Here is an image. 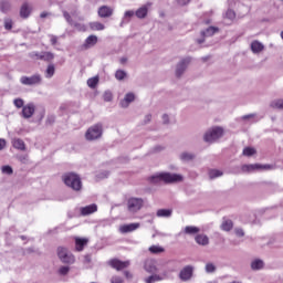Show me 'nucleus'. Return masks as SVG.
<instances>
[{
  "label": "nucleus",
  "mask_w": 283,
  "mask_h": 283,
  "mask_svg": "<svg viewBox=\"0 0 283 283\" xmlns=\"http://www.w3.org/2000/svg\"><path fill=\"white\" fill-rule=\"evenodd\" d=\"M185 178L180 174L160 172L150 177V182H182Z\"/></svg>",
  "instance_id": "1"
},
{
  "label": "nucleus",
  "mask_w": 283,
  "mask_h": 283,
  "mask_svg": "<svg viewBox=\"0 0 283 283\" xmlns=\"http://www.w3.org/2000/svg\"><path fill=\"white\" fill-rule=\"evenodd\" d=\"M62 180L66 187L73 189V191H81L83 189V182L81 177L74 172H67L62 176Z\"/></svg>",
  "instance_id": "2"
},
{
  "label": "nucleus",
  "mask_w": 283,
  "mask_h": 283,
  "mask_svg": "<svg viewBox=\"0 0 283 283\" xmlns=\"http://www.w3.org/2000/svg\"><path fill=\"white\" fill-rule=\"evenodd\" d=\"M222 136H224V128H222L220 126H214V127L209 128L205 133L203 140H205V143L213 144V143L220 140V138H222Z\"/></svg>",
  "instance_id": "3"
},
{
  "label": "nucleus",
  "mask_w": 283,
  "mask_h": 283,
  "mask_svg": "<svg viewBox=\"0 0 283 283\" xmlns=\"http://www.w3.org/2000/svg\"><path fill=\"white\" fill-rule=\"evenodd\" d=\"M102 137H103V124L101 123L94 124L85 133L86 140H98Z\"/></svg>",
  "instance_id": "4"
},
{
  "label": "nucleus",
  "mask_w": 283,
  "mask_h": 283,
  "mask_svg": "<svg viewBox=\"0 0 283 283\" xmlns=\"http://www.w3.org/2000/svg\"><path fill=\"white\" fill-rule=\"evenodd\" d=\"M57 258L63 262V264H74L76 258L67 248L60 247L57 248Z\"/></svg>",
  "instance_id": "5"
},
{
  "label": "nucleus",
  "mask_w": 283,
  "mask_h": 283,
  "mask_svg": "<svg viewBox=\"0 0 283 283\" xmlns=\"http://www.w3.org/2000/svg\"><path fill=\"white\" fill-rule=\"evenodd\" d=\"M145 205V200H143V198H129L127 201V209L129 211V213H138V211H140V209H143Z\"/></svg>",
  "instance_id": "6"
},
{
  "label": "nucleus",
  "mask_w": 283,
  "mask_h": 283,
  "mask_svg": "<svg viewBox=\"0 0 283 283\" xmlns=\"http://www.w3.org/2000/svg\"><path fill=\"white\" fill-rule=\"evenodd\" d=\"M260 169L269 171V170L273 169V166H271V165H260V164H250V165L241 166V171L243 174H253V171H258Z\"/></svg>",
  "instance_id": "7"
},
{
  "label": "nucleus",
  "mask_w": 283,
  "mask_h": 283,
  "mask_svg": "<svg viewBox=\"0 0 283 283\" xmlns=\"http://www.w3.org/2000/svg\"><path fill=\"white\" fill-rule=\"evenodd\" d=\"M20 83L22 85H28V86L41 85V83H43V77L41 76V74H34L31 76H22V77H20Z\"/></svg>",
  "instance_id": "8"
},
{
  "label": "nucleus",
  "mask_w": 283,
  "mask_h": 283,
  "mask_svg": "<svg viewBox=\"0 0 283 283\" xmlns=\"http://www.w3.org/2000/svg\"><path fill=\"white\" fill-rule=\"evenodd\" d=\"M219 30L220 29L216 27H209L206 30H202L200 32L201 38L197 39L198 45H202V43H205L206 39H209V36H213V34H218Z\"/></svg>",
  "instance_id": "9"
},
{
  "label": "nucleus",
  "mask_w": 283,
  "mask_h": 283,
  "mask_svg": "<svg viewBox=\"0 0 283 283\" xmlns=\"http://www.w3.org/2000/svg\"><path fill=\"white\" fill-rule=\"evenodd\" d=\"M189 63H191V59L189 57L182 59L177 63L176 70H175V76H177V78H180V76H182V74L187 72V67H189Z\"/></svg>",
  "instance_id": "10"
},
{
  "label": "nucleus",
  "mask_w": 283,
  "mask_h": 283,
  "mask_svg": "<svg viewBox=\"0 0 283 283\" xmlns=\"http://www.w3.org/2000/svg\"><path fill=\"white\" fill-rule=\"evenodd\" d=\"M63 17H64L65 21L70 25H74V28H76L78 30V32H86L87 31V27L85 24L74 23V20H72V15H70V13L67 11H63Z\"/></svg>",
  "instance_id": "11"
},
{
  "label": "nucleus",
  "mask_w": 283,
  "mask_h": 283,
  "mask_svg": "<svg viewBox=\"0 0 283 283\" xmlns=\"http://www.w3.org/2000/svg\"><path fill=\"white\" fill-rule=\"evenodd\" d=\"M135 101H136V94H134L133 92H128L125 94L124 98L120 99L119 106L123 109H127V107H129V105H132V103H134Z\"/></svg>",
  "instance_id": "12"
},
{
  "label": "nucleus",
  "mask_w": 283,
  "mask_h": 283,
  "mask_svg": "<svg viewBox=\"0 0 283 283\" xmlns=\"http://www.w3.org/2000/svg\"><path fill=\"white\" fill-rule=\"evenodd\" d=\"M191 277H193V266L191 265H187L185 266L180 273H179V279L182 282H189V280H191Z\"/></svg>",
  "instance_id": "13"
},
{
  "label": "nucleus",
  "mask_w": 283,
  "mask_h": 283,
  "mask_svg": "<svg viewBox=\"0 0 283 283\" xmlns=\"http://www.w3.org/2000/svg\"><path fill=\"white\" fill-rule=\"evenodd\" d=\"M97 14L101 19H109L114 14V9L107 6H102L98 8Z\"/></svg>",
  "instance_id": "14"
},
{
  "label": "nucleus",
  "mask_w": 283,
  "mask_h": 283,
  "mask_svg": "<svg viewBox=\"0 0 283 283\" xmlns=\"http://www.w3.org/2000/svg\"><path fill=\"white\" fill-rule=\"evenodd\" d=\"M144 270L147 273H157L158 272V266L156 265V260L154 259H147L144 262Z\"/></svg>",
  "instance_id": "15"
},
{
  "label": "nucleus",
  "mask_w": 283,
  "mask_h": 283,
  "mask_svg": "<svg viewBox=\"0 0 283 283\" xmlns=\"http://www.w3.org/2000/svg\"><path fill=\"white\" fill-rule=\"evenodd\" d=\"M151 2H147L146 4L142 6L139 9L136 10L135 15L137 19H145L149 12V8L151 7Z\"/></svg>",
  "instance_id": "16"
},
{
  "label": "nucleus",
  "mask_w": 283,
  "mask_h": 283,
  "mask_svg": "<svg viewBox=\"0 0 283 283\" xmlns=\"http://www.w3.org/2000/svg\"><path fill=\"white\" fill-rule=\"evenodd\" d=\"M250 48L251 52H253L254 54H262V52H264L265 50L264 43L258 40L252 41Z\"/></svg>",
  "instance_id": "17"
},
{
  "label": "nucleus",
  "mask_w": 283,
  "mask_h": 283,
  "mask_svg": "<svg viewBox=\"0 0 283 283\" xmlns=\"http://www.w3.org/2000/svg\"><path fill=\"white\" fill-rule=\"evenodd\" d=\"M137 229H140V223H128V224H123L119 227L120 233H132L133 231H136Z\"/></svg>",
  "instance_id": "18"
},
{
  "label": "nucleus",
  "mask_w": 283,
  "mask_h": 283,
  "mask_svg": "<svg viewBox=\"0 0 283 283\" xmlns=\"http://www.w3.org/2000/svg\"><path fill=\"white\" fill-rule=\"evenodd\" d=\"M82 216H92V213H96L98 211V206L96 203H92L86 207H82L80 209Z\"/></svg>",
  "instance_id": "19"
},
{
  "label": "nucleus",
  "mask_w": 283,
  "mask_h": 283,
  "mask_svg": "<svg viewBox=\"0 0 283 283\" xmlns=\"http://www.w3.org/2000/svg\"><path fill=\"white\" fill-rule=\"evenodd\" d=\"M195 242L199 244V247H209V237L205 233H199L195 237Z\"/></svg>",
  "instance_id": "20"
},
{
  "label": "nucleus",
  "mask_w": 283,
  "mask_h": 283,
  "mask_svg": "<svg viewBox=\"0 0 283 283\" xmlns=\"http://www.w3.org/2000/svg\"><path fill=\"white\" fill-rule=\"evenodd\" d=\"M96 43H98V36H96V35H90V36L86 38V40L84 41L83 50H91V48H94V45H96Z\"/></svg>",
  "instance_id": "21"
},
{
  "label": "nucleus",
  "mask_w": 283,
  "mask_h": 283,
  "mask_svg": "<svg viewBox=\"0 0 283 283\" xmlns=\"http://www.w3.org/2000/svg\"><path fill=\"white\" fill-rule=\"evenodd\" d=\"M109 264L113 269H116V271H123V269H127V266H129V261L123 262L115 259V260H112Z\"/></svg>",
  "instance_id": "22"
},
{
  "label": "nucleus",
  "mask_w": 283,
  "mask_h": 283,
  "mask_svg": "<svg viewBox=\"0 0 283 283\" xmlns=\"http://www.w3.org/2000/svg\"><path fill=\"white\" fill-rule=\"evenodd\" d=\"M34 111H35L34 104H27L22 108V116L24 118H32V116H34Z\"/></svg>",
  "instance_id": "23"
},
{
  "label": "nucleus",
  "mask_w": 283,
  "mask_h": 283,
  "mask_svg": "<svg viewBox=\"0 0 283 283\" xmlns=\"http://www.w3.org/2000/svg\"><path fill=\"white\" fill-rule=\"evenodd\" d=\"M196 159V154H193L192 151H182L179 154V160H181V163H191V160Z\"/></svg>",
  "instance_id": "24"
},
{
  "label": "nucleus",
  "mask_w": 283,
  "mask_h": 283,
  "mask_svg": "<svg viewBox=\"0 0 283 283\" xmlns=\"http://www.w3.org/2000/svg\"><path fill=\"white\" fill-rule=\"evenodd\" d=\"M87 242H90V239L87 238H75V251H83L85 247H87Z\"/></svg>",
  "instance_id": "25"
},
{
  "label": "nucleus",
  "mask_w": 283,
  "mask_h": 283,
  "mask_svg": "<svg viewBox=\"0 0 283 283\" xmlns=\"http://www.w3.org/2000/svg\"><path fill=\"white\" fill-rule=\"evenodd\" d=\"M252 271H262L264 269L265 264L262 259H253L250 263Z\"/></svg>",
  "instance_id": "26"
},
{
  "label": "nucleus",
  "mask_w": 283,
  "mask_h": 283,
  "mask_svg": "<svg viewBox=\"0 0 283 283\" xmlns=\"http://www.w3.org/2000/svg\"><path fill=\"white\" fill-rule=\"evenodd\" d=\"M32 14V7L28 3H23L20 9V17L22 19H28Z\"/></svg>",
  "instance_id": "27"
},
{
  "label": "nucleus",
  "mask_w": 283,
  "mask_h": 283,
  "mask_svg": "<svg viewBox=\"0 0 283 283\" xmlns=\"http://www.w3.org/2000/svg\"><path fill=\"white\" fill-rule=\"evenodd\" d=\"M88 27L93 32H103V30H105V24L98 21L90 22Z\"/></svg>",
  "instance_id": "28"
},
{
  "label": "nucleus",
  "mask_w": 283,
  "mask_h": 283,
  "mask_svg": "<svg viewBox=\"0 0 283 283\" xmlns=\"http://www.w3.org/2000/svg\"><path fill=\"white\" fill-rule=\"evenodd\" d=\"M134 14H136V12H134L132 10L125 11L122 22L119 24L120 28H123V25L129 23V21H132V17H134Z\"/></svg>",
  "instance_id": "29"
},
{
  "label": "nucleus",
  "mask_w": 283,
  "mask_h": 283,
  "mask_svg": "<svg viewBox=\"0 0 283 283\" xmlns=\"http://www.w3.org/2000/svg\"><path fill=\"white\" fill-rule=\"evenodd\" d=\"M174 210L171 209H159L157 210V218H171Z\"/></svg>",
  "instance_id": "30"
},
{
  "label": "nucleus",
  "mask_w": 283,
  "mask_h": 283,
  "mask_svg": "<svg viewBox=\"0 0 283 283\" xmlns=\"http://www.w3.org/2000/svg\"><path fill=\"white\" fill-rule=\"evenodd\" d=\"M12 145L14 149H20V151H25V143L20 138L12 139Z\"/></svg>",
  "instance_id": "31"
},
{
  "label": "nucleus",
  "mask_w": 283,
  "mask_h": 283,
  "mask_svg": "<svg viewBox=\"0 0 283 283\" xmlns=\"http://www.w3.org/2000/svg\"><path fill=\"white\" fill-rule=\"evenodd\" d=\"M184 232L187 235H196L198 233H200V228L196 227V226H188L184 229Z\"/></svg>",
  "instance_id": "32"
},
{
  "label": "nucleus",
  "mask_w": 283,
  "mask_h": 283,
  "mask_svg": "<svg viewBox=\"0 0 283 283\" xmlns=\"http://www.w3.org/2000/svg\"><path fill=\"white\" fill-rule=\"evenodd\" d=\"M223 175H224V172H222V170H218V169H211L208 172L210 180H216V178H221V176H223Z\"/></svg>",
  "instance_id": "33"
},
{
  "label": "nucleus",
  "mask_w": 283,
  "mask_h": 283,
  "mask_svg": "<svg viewBox=\"0 0 283 283\" xmlns=\"http://www.w3.org/2000/svg\"><path fill=\"white\" fill-rule=\"evenodd\" d=\"M270 107H271L272 109H283V98L273 99V101L270 103Z\"/></svg>",
  "instance_id": "34"
},
{
  "label": "nucleus",
  "mask_w": 283,
  "mask_h": 283,
  "mask_svg": "<svg viewBox=\"0 0 283 283\" xmlns=\"http://www.w3.org/2000/svg\"><path fill=\"white\" fill-rule=\"evenodd\" d=\"M241 119L248 122V123H258L259 118L255 113L243 115Z\"/></svg>",
  "instance_id": "35"
},
{
  "label": "nucleus",
  "mask_w": 283,
  "mask_h": 283,
  "mask_svg": "<svg viewBox=\"0 0 283 283\" xmlns=\"http://www.w3.org/2000/svg\"><path fill=\"white\" fill-rule=\"evenodd\" d=\"M148 251L153 253L154 255H158L160 253H165V248L160 245H151L148 248Z\"/></svg>",
  "instance_id": "36"
},
{
  "label": "nucleus",
  "mask_w": 283,
  "mask_h": 283,
  "mask_svg": "<svg viewBox=\"0 0 283 283\" xmlns=\"http://www.w3.org/2000/svg\"><path fill=\"white\" fill-rule=\"evenodd\" d=\"M54 72H56L54 64H49L44 73L45 78H52V76H54Z\"/></svg>",
  "instance_id": "37"
},
{
  "label": "nucleus",
  "mask_w": 283,
  "mask_h": 283,
  "mask_svg": "<svg viewBox=\"0 0 283 283\" xmlns=\"http://www.w3.org/2000/svg\"><path fill=\"white\" fill-rule=\"evenodd\" d=\"M145 283L163 282V277L159 274H153L144 280Z\"/></svg>",
  "instance_id": "38"
},
{
  "label": "nucleus",
  "mask_w": 283,
  "mask_h": 283,
  "mask_svg": "<svg viewBox=\"0 0 283 283\" xmlns=\"http://www.w3.org/2000/svg\"><path fill=\"white\" fill-rule=\"evenodd\" d=\"M99 77L98 75L91 77L87 80V85L91 87V90L96 88V85H98Z\"/></svg>",
  "instance_id": "39"
},
{
  "label": "nucleus",
  "mask_w": 283,
  "mask_h": 283,
  "mask_svg": "<svg viewBox=\"0 0 283 283\" xmlns=\"http://www.w3.org/2000/svg\"><path fill=\"white\" fill-rule=\"evenodd\" d=\"M222 231H231L233 229V221L224 220L221 224Z\"/></svg>",
  "instance_id": "40"
},
{
  "label": "nucleus",
  "mask_w": 283,
  "mask_h": 283,
  "mask_svg": "<svg viewBox=\"0 0 283 283\" xmlns=\"http://www.w3.org/2000/svg\"><path fill=\"white\" fill-rule=\"evenodd\" d=\"M127 77V72L123 71V70H117L115 73V78L117 81H125V78Z\"/></svg>",
  "instance_id": "41"
},
{
  "label": "nucleus",
  "mask_w": 283,
  "mask_h": 283,
  "mask_svg": "<svg viewBox=\"0 0 283 283\" xmlns=\"http://www.w3.org/2000/svg\"><path fill=\"white\" fill-rule=\"evenodd\" d=\"M30 59H33V61H42L43 59V52H36L33 51L29 54Z\"/></svg>",
  "instance_id": "42"
},
{
  "label": "nucleus",
  "mask_w": 283,
  "mask_h": 283,
  "mask_svg": "<svg viewBox=\"0 0 283 283\" xmlns=\"http://www.w3.org/2000/svg\"><path fill=\"white\" fill-rule=\"evenodd\" d=\"M103 98L105 103H112V101H114V94H112L111 91H106L104 92Z\"/></svg>",
  "instance_id": "43"
},
{
  "label": "nucleus",
  "mask_w": 283,
  "mask_h": 283,
  "mask_svg": "<svg viewBox=\"0 0 283 283\" xmlns=\"http://www.w3.org/2000/svg\"><path fill=\"white\" fill-rule=\"evenodd\" d=\"M10 8H11V6H10V2H8V1H2L1 3H0V10H1V12H10Z\"/></svg>",
  "instance_id": "44"
},
{
  "label": "nucleus",
  "mask_w": 283,
  "mask_h": 283,
  "mask_svg": "<svg viewBox=\"0 0 283 283\" xmlns=\"http://www.w3.org/2000/svg\"><path fill=\"white\" fill-rule=\"evenodd\" d=\"M1 171L7 176H12V174H14V170L10 166H2Z\"/></svg>",
  "instance_id": "45"
},
{
  "label": "nucleus",
  "mask_w": 283,
  "mask_h": 283,
  "mask_svg": "<svg viewBox=\"0 0 283 283\" xmlns=\"http://www.w3.org/2000/svg\"><path fill=\"white\" fill-rule=\"evenodd\" d=\"M54 54L52 52H42V61H52Z\"/></svg>",
  "instance_id": "46"
},
{
  "label": "nucleus",
  "mask_w": 283,
  "mask_h": 283,
  "mask_svg": "<svg viewBox=\"0 0 283 283\" xmlns=\"http://www.w3.org/2000/svg\"><path fill=\"white\" fill-rule=\"evenodd\" d=\"M255 154V148L247 147L243 149V156H253Z\"/></svg>",
  "instance_id": "47"
},
{
  "label": "nucleus",
  "mask_w": 283,
  "mask_h": 283,
  "mask_svg": "<svg viewBox=\"0 0 283 283\" xmlns=\"http://www.w3.org/2000/svg\"><path fill=\"white\" fill-rule=\"evenodd\" d=\"M206 273H216V265L213 263H207Z\"/></svg>",
  "instance_id": "48"
},
{
  "label": "nucleus",
  "mask_w": 283,
  "mask_h": 283,
  "mask_svg": "<svg viewBox=\"0 0 283 283\" xmlns=\"http://www.w3.org/2000/svg\"><path fill=\"white\" fill-rule=\"evenodd\" d=\"M226 19H229L230 21H233V19H235V11L229 9V10L226 12Z\"/></svg>",
  "instance_id": "49"
},
{
  "label": "nucleus",
  "mask_w": 283,
  "mask_h": 283,
  "mask_svg": "<svg viewBox=\"0 0 283 283\" xmlns=\"http://www.w3.org/2000/svg\"><path fill=\"white\" fill-rule=\"evenodd\" d=\"M13 104H14V106H15L18 109H21V107H23V105H24V102H23L22 98H15V99L13 101Z\"/></svg>",
  "instance_id": "50"
},
{
  "label": "nucleus",
  "mask_w": 283,
  "mask_h": 283,
  "mask_svg": "<svg viewBox=\"0 0 283 283\" xmlns=\"http://www.w3.org/2000/svg\"><path fill=\"white\" fill-rule=\"evenodd\" d=\"M59 273L60 275H67L70 273V266H61Z\"/></svg>",
  "instance_id": "51"
},
{
  "label": "nucleus",
  "mask_w": 283,
  "mask_h": 283,
  "mask_svg": "<svg viewBox=\"0 0 283 283\" xmlns=\"http://www.w3.org/2000/svg\"><path fill=\"white\" fill-rule=\"evenodd\" d=\"M234 233L237 238H244V230H242L241 228H235Z\"/></svg>",
  "instance_id": "52"
},
{
  "label": "nucleus",
  "mask_w": 283,
  "mask_h": 283,
  "mask_svg": "<svg viewBox=\"0 0 283 283\" xmlns=\"http://www.w3.org/2000/svg\"><path fill=\"white\" fill-rule=\"evenodd\" d=\"M4 28L7 30H10L12 28V19L10 18L4 19Z\"/></svg>",
  "instance_id": "53"
},
{
  "label": "nucleus",
  "mask_w": 283,
  "mask_h": 283,
  "mask_svg": "<svg viewBox=\"0 0 283 283\" xmlns=\"http://www.w3.org/2000/svg\"><path fill=\"white\" fill-rule=\"evenodd\" d=\"M163 280H169V270H165L164 272L158 274Z\"/></svg>",
  "instance_id": "54"
},
{
  "label": "nucleus",
  "mask_w": 283,
  "mask_h": 283,
  "mask_svg": "<svg viewBox=\"0 0 283 283\" xmlns=\"http://www.w3.org/2000/svg\"><path fill=\"white\" fill-rule=\"evenodd\" d=\"M177 4H179L180 7H185V6H189V3H191V0H176Z\"/></svg>",
  "instance_id": "55"
},
{
  "label": "nucleus",
  "mask_w": 283,
  "mask_h": 283,
  "mask_svg": "<svg viewBox=\"0 0 283 283\" xmlns=\"http://www.w3.org/2000/svg\"><path fill=\"white\" fill-rule=\"evenodd\" d=\"M6 147H8V142H6L3 138H0V151H3Z\"/></svg>",
  "instance_id": "56"
},
{
  "label": "nucleus",
  "mask_w": 283,
  "mask_h": 283,
  "mask_svg": "<svg viewBox=\"0 0 283 283\" xmlns=\"http://www.w3.org/2000/svg\"><path fill=\"white\" fill-rule=\"evenodd\" d=\"M112 283H123V279L119 276H113L111 280Z\"/></svg>",
  "instance_id": "57"
},
{
  "label": "nucleus",
  "mask_w": 283,
  "mask_h": 283,
  "mask_svg": "<svg viewBox=\"0 0 283 283\" xmlns=\"http://www.w3.org/2000/svg\"><path fill=\"white\" fill-rule=\"evenodd\" d=\"M161 118H163V123H164L165 125H168V123H169V115L164 114Z\"/></svg>",
  "instance_id": "58"
},
{
  "label": "nucleus",
  "mask_w": 283,
  "mask_h": 283,
  "mask_svg": "<svg viewBox=\"0 0 283 283\" xmlns=\"http://www.w3.org/2000/svg\"><path fill=\"white\" fill-rule=\"evenodd\" d=\"M109 176V171L105 170L98 175V178H107Z\"/></svg>",
  "instance_id": "59"
},
{
  "label": "nucleus",
  "mask_w": 283,
  "mask_h": 283,
  "mask_svg": "<svg viewBox=\"0 0 283 283\" xmlns=\"http://www.w3.org/2000/svg\"><path fill=\"white\" fill-rule=\"evenodd\" d=\"M46 123H49V125H52V123H54V116L48 117Z\"/></svg>",
  "instance_id": "60"
},
{
  "label": "nucleus",
  "mask_w": 283,
  "mask_h": 283,
  "mask_svg": "<svg viewBox=\"0 0 283 283\" xmlns=\"http://www.w3.org/2000/svg\"><path fill=\"white\" fill-rule=\"evenodd\" d=\"M40 17H41V19H45V18L50 17V13L44 11L40 14Z\"/></svg>",
  "instance_id": "61"
},
{
  "label": "nucleus",
  "mask_w": 283,
  "mask_h": 283,
  "mask_svg": "<svg viewBox=\"0 0 283 283\" xmlns=\"http://www.w3.org/2000/svg\"><path fill=\"white\" fill-rule=\"evenodd\" d=\"M56 41H57L56 36L52 35V36H51V43H52V45H56Z\"/></svg>",
  "instance_id": "62"
},
{
  "label": "nucleus",
  "mask_w": 283,
  "mask_h": 283,
  "mask_svg": "<svg viewBox=\"0 0 283 283\" xmlns=\"http://www.w3.org/2000/svg\"><path fill=\"white\" fill-rule=\"evenodd\" d=\"M151 122V115H146L145 117V123H150Z\"/></svg>",
  "instance_id": "63"
},
{
  "label": "nucleus",
  "mask_w": 283,
  "mask_h": 283,
  "mask_svg": "<svg viewBox=\"0 0 283 283\" xmlns=\"http://www.w3.org/2000/svg\"><path fill=\"white\" fill-rule=\"evenodd\" d=\"M85 261H86V262H90V255H86V256H85Z\"/></svg>",
  "instance_id": "64"
}]
</instances>
